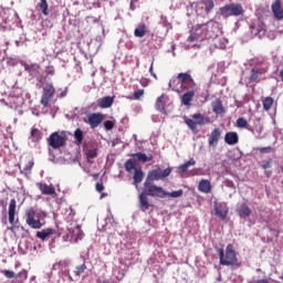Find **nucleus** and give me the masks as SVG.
<instances>
[{
	"label": "nucleus",
	"mask_w": 283,
	"mask_h": 283,
	"mask_svg": "<svg viewBox=\"0 0 283 283\" xmlns=\"http://www.w3.org/2000/svg\"><path fill=\"white\" fill-rule=\"evenodd\" d=\"M214 251L218 252L219 264H221V266H232L233 270L240 269L242 266V263L238 261L235 248H233V244L230 243L227 245L226 254L224 249L222 248H214Z\"/></svg>",
	"instance_id": "obj_1"
},
{
	"label": "nucleus",
	"mask_w": 283,
	"mask_h": 283,
	"mask_svg": "<svg viewBox=\"0 0 283 283\" xmlns=\"http://www.w3.org/2000/svg\"><path fill=\"white\" fill-rule=\"evenodd\" d=\"M147 196H150V198H163L165 196V192L163 191V187L160 186H147L144 184V188L142 193L139 195V207L142 211L149 210V199Z\"/></svg>",
	"instance_id": "obj_2"
},
{
	"label": "nucleus",
	"mask_w": 283,
	"mask_h": 283,
	"mask_svg": "<svg viewBox=\"0 0 283 283\" xmlns=\"http://www.w3.org/2000/svg\"><path fill=\"white\" fill-rule=\"evenodd\" d=\"M48 218V213L42 210L35 211L32 208L25 210V222L31 229H41L43 227L42 220Z\"/></svg>",
	"instance_id": "obj_3"
},
{
	"label": "nucleus",
	"mask_w": 283,
	"mask_h": 283,
	"mask_svg": "<svg viewBox=\"0 0 283 283\" xmlns=\"http://www.w3.org/2000/svg\"><path fill=\"white\" fill-rule=\"evenodd\" d=\"M171 176V168L160 169L156 168L148 172L146 180L144 184L148 187H156V184L154 181L156 180H165V178H169Z\"/></svg>",
	"instance_id": "obj_4"
},
{
	"label": "nucleus",
	"mask_w": 283,
	"mask_h": 283,
	"mask_svg": "<svg viewBox=\"0 0 283 283\" xmlns=\"http://www.w3.org/2000/svg\"><path fill=\"white\" fill-rule=\"evenodd\" d=\"M219 14L223 19H229V17H244V8L240 3L226 4L219 9Z\"/></svg>",
	"instance_id": "obj_5"
},
{
	"label": "nucleus",
	"mask_w": 283,
	"mask_h": 283,
	"mask_svg": "<svg viewBox=\"0 0 283 283\" xmlns=\"http://www.w3.org/2000/svg\"><path fill=\"white\" fill-rule=\"evenodd\" d=\"M67 143V136L59 134V132L52 133L48 138V144L52 149H61L65 147Z\"/></svg>",
	"instance_id": "obj_6"
},
{
	"label": "nucleus",
	"mask_w": 283,
	"mask_h": 283,
	"mask_svg": "<svg viewBox=\"0 0 283 283\" xmlns=\"http://www.w3.org/2000/svg\"><path fill=\"white\" fill-rule=\"evenodd\" d=\"M206 24H197L196 27L192 28L190 31V35L188 38V41H203L205 34L207 33Z\"/></svg>",
	"instance_id": "obj_7"
},
{
	"label": "nucleus",
	"mask_w": 283,
	"mask_h": 283,
	"mask_svg": "<svg viewBox=\"0 0 283 283\" xmlns=\"http://www.w3.org/2000/svg\"><path fill=\"white\" fill-rule=\"evenodd\" d=\"M176 80L179 81L182 90H193L196 87V82L189 73H179Z\"/></svg>",
	"instance_id": "obj_8"
},
{
	"label": "nucleus",
	"mask_w": 283,
	"mask_h": 283,
	"mask_svg": "<svg viewBox=\"0 0 283 283\" xmlns=\"http://www.w3.org/2000/svg\"><path fill=\"white\" fill-rule=\"evenodd\" d=\"M234 213L240 218V220H249L251 218V208L247 202L238 203Z\"/></svg>",
	"instance_id": "obj_9"
},
{
	"label": "nucleus",
	"mask_w": 283,
	"mask_h": 283,
	"mask_svg": "<svg viewBox=\"0 0 283 283\" xmlns=\"http://www.w3.org/2000/svg\"><path fill=\"white\" fill-rule=\"evenodd\" d=\"M54 92H56V90L54 88V85L50 83L45 84V86L43 87V94L41 97V105H43L44 107H48L50 99L52 98V96H54Z\"/></svg>",
	"instance_id": "obj_10"
},
{
	"label": "nucleus",
	"mask_w": 283,
	"mask_h": 283,
	"mask_svg": "<svg viewBox=\"0 0 283 283\" xmlns=\"http://www.w3.org/2000/svg\"><path fill=\"white\" fill-rule=\"evenodd\" d=\"M205 25V39H216V36H218V22L210 20Z\"/></svg>",
	"instance_id": "obj_11"
},
{
	"label": "nucleus",
	"mask_w": 283,
	"mask_h": 283,
	"mask_svg": "<svg viewBox=\"0 0 283 283\" xmlns=\"http://www.w3.org/2000/svg\"><path fill=\"white\" fill-rule=\"evenodd\" d=\"M214 216L220 220H227V216H229V207L227 203L214 202Z\"/></svg>",
	"instance_id": "obj_12"
},
{
	"label": "nucleus",
	"mask_w": 283,
	"mask_h": 283,
	"mask_svg": "<svg viewBox=\"0 0 283 283\" xmlns=\"http://www.w3.org/2000/svg\"><path fill=\"white\" fill-rule=\"evenodd\" d=\"M87 118H88V125L91 126V128L96 129V127H98L103 123V118H105V116L101 113H93L88 115Z\"/></svg>",
	"instance_id": "obj_13"
},
{
	"label": "nucleus",
	"mask_w": 283,
	"mask_h": 283,
	"mask_svg": "<svg viewBox=\"0 0 283 283\" xmlns=\"http://www.w3.org/2000/svg\"><path fill=\"white\" fill-rule=\"evenodd\" d=\"M38 189H40L43 196H56V189L54 186H49L48 184H36Z\"/></svg>",
	"instance_id": "obj_14"
},
{
	"label": "nucleus",
	"mask_w": 283,
	"mask_h": 283,
	"mask_svg": "<svg viewBox=\"0 0 283 283\" xmlns=\"http://www.w3.org/2000/svg\"><path fill=\"white\" fill-rule=\"evenodd\" d=\"M250 30H251V34L253 36H258L260 39H262V36H264L266 34V29H264V24H251L250 25Z\"/></svg>",
	"instance_id": "obj_15"
},
{
	"label": "nucleus",
	"mask_w": 283,
	"mask_h": 283,
	"mask_svg": "<svg viewBox=\"0 0 283 283\" xmlns=\"http://www.w3.org/2000/svg\"><path fill=\"white\" fill-rule=\"evenodd\" d=\"M133 159L135 160V163H151V160H154V156L153 155H147L145 153H135L132 155Z\"/></svg>",
	"instance_id": "obj_16"
},
{
	"label": "nucleus",
	"mask_w": 283,
	"mask_h": 283,
	"mask_svg": "<svg viewBox=\"0 0 283 283\" xmlns=\"http://www.w3.org/2000/svg\"><path fill=\"white\" fill-rule=\"evenodd\" d=\"M272 12L275 19H277V21H282L283 9H282V2H280V0H275V2L272 4Z\"/></svg>",
	"instance_id": "obj_17"
},
{
	"label": "nucleus",
	"mask_w": 283,
	"mask_h": 283,
	"mask_svg": "<svg viewBox=\"0 0 283 283\" xmlns=\"http://www.w3.org/2000/svg\"><path fill=\"white\" fill-rule=\"evenodd\" d=\"M144 178H145V172L143 171V169L140 168L135 169L133 175V185L134 187H136V189H138V185L143 182Z\"/></svg>",
	"instance_id": "obj_18"
},
{
	"label": "nucleus",
	"mask_w": 283,
	"mask_h": 283,
	"mask_svg": "<svg viewBox=\"0 0 283 283\" xmlns=\"http://www.w3.org/2000/svg\"><path fill=\"white\" fill-rule=\"evenodd\" d=\"M239 140L240 137L235 132H229L224 136V143H227V145H238Z\"/></svg>",
	"instance_id": "obj_19"
},
{
	"label": "nucleus",
	"mask_w": 283,
	"mask_h": 283,
	"mask_svg": "<svg viewBox=\"0 0 283 283\" xmlns=\"http://www.w3.org/2000/svg\"><path fill=\"white\" fill-rule=\"evenodd\" d=\"M17 213V200L11 199L9 203V222L10 224H14V216Z\"/></svg>",
	"instance_id": "obj_20"
},
{
	"label": "nucleus",
	"mask_w": 283,
	"mask_h": 283,
	"mask_svg": "<svg viewBox=\"0 0 283 283\" xmlns=\"http://www.w3.org/2000/svg\"><path fill=\"white\" fill-rule=\"evenodd\" d=\"M220 140V128H214L209 137V145L210 147H216L218 145V142Z\"/></svg>",
	"instance_id": "obj_21"
},
{
	"label": "nucleus",
	"mask_w": 283,
	"mask_h": 283,
	"mask_svg": "<svg viewBox=\"0 0 283 283\" xmlns=\"http://www.w3.org/2000/svg\"><path fill=\"white\" fill-rule=\"evenodd\" d=\"M53 233H56V230L49 228V229H44L42 231H38L36 232V238H39L42 241L48 240V238H50V235H53Z\"/></svg>",
	"instance_id": "obj_22"
},
{
	"label": "nucleus",
	"mask_w": 283,
	"mask_h": 283,
	"mask_svg": "<svg viewBox=\"0 0 283 283\" xmlns=\"http://www.w3.org/2000/svg\"><path fill=\"white\" fill-rule=\"evenodd\" d=\"M212 112L217 115L224 114V106H222V99H216L211 103Z\"/></svg>",
	"instance_id": "obj_23"
},
{
	"label": "nucleus",
	"mask_w": 283,
	"mask_h": 283,
	"mask_svg": "<svg viewBox=\"0 0 283 283\" xmlns=\"http://www.w3.org/2000/svg\"><path fill=\"white\" fill-rule=\"evenodd\" d=\"M114 105V97L112 96H105L99 99L98 106L102 107V109H107Z\"/></svg>",
	"instance_id": "obj_24"
},
{
	"label": "nucleus",
	"mask_w": 283,
	"mask_h": 283,
	"mask_svg": "<svg viewBox=\"0 0 283 283\" xmlns=\"http://www.w3.org/2000/svg\"><path fill=\"white\" fill-rule=\"evenodd\" d=\"M192 118L196 120L195 123H197V125H209V123H211V119L209 117H205L202 114L200 113H196L192 115Z\"/></svg>",
	"instance_id": "obj_25"
},
{
	"label": "nucleus",
	"mask_w": 283,
	"mask_h": 283,
	"mask_svg": "<svg viewBox=\"0 0 283 283\" xmlns=\"http://www.w3.org/2000/svg\"><path fill=\"white\" fill-rule=\"evenodd\" d=\"M199 191H201L202 193H210L211 192V181L207 180V179H202L199 182L198 186Z\"/></svg>",
	"instance_id": "obj_26"
},
{
	"label": "nucleus",
	"mask_w": 283,
	"mask_h": 283,
	"mask_svg": "<svg viewBox=\"0 0 283 283\" xmlns=\"http://www.w3.org/2000/svg\"><path fill=\"white\" fill-rule=\"evenodd\" d=\"M190 91L186 92L181 97L182 105H189L191 101H193V96H196V91L193 88H189Z\"/></svg>",
	"instance_id": "obj_27"
},
{
	"label": "nucleus",
	"mask_w": 283,
	"mask_h": 283,
	"mask_svg": "<svg viewBox=\"0 0 283 283\" xmlns=\"http://www.w3.org/2000/svg\"><path fill=\"white\" fill-rule=\"evenodd\" d=\"M165 98H167V95L163 94L157 98L155 104L157 112H160L161 114H165Z\"/></svg>",
	"instance_id": "obj_28"
},
{
	"label": "nucleus",
	"mask_w": 283,
	"mask_h": 283,
	"mask_svg": "<svg viewBox=\"0 0 283 283\" xmlns=\"http://www.w3.org/2000/svg\"><path fill=\"white\" fill-rule=\"evenodd\" d=\"M145 34H147V25L146 24H142L138 28L135 29L134 31V35L137 39H143V36H145Z\"/></svg>",
	"instance_id": "obj_29"
},
{
	"label": "nucleus",
	"mask_w": 283,
	"mask_h": 283,
	"mask_svg": "<svg viewBox=\"0 0 283 283\" xmlns=\"http://www.w3.org/2000/svg\"><path fill=\"white\" fill-rule=\"evenodd\" d=\"M163 192H164V196L159 198H167V196H169L170 198H181L182 193H185L182 189L175 190L172 192H168V191H165V189H163Z\"/></svg>",
	"instance_id": "obj_30"
},
{
	"label": "nucleus",
	"mask_w": 283,
	"mask_h": 283,
	"mask_svg": "<svg viewBox=\"0 0 283 283\" xmlns=\"http://www.w3.org/2000/svg\"><path fill=\"white\" fill-rule=\"evenodd\" d=\"M196 165V159L191 158L188 161H186L184 165H180L178 167L179 171H181V174H185L189 167H193Z\"/></svg>",
	"instance_id": "obj_31"
},
{
	"label": "nucleus",
	"mask_w": 283,
	"mask_h": 283,
	"mask_svg": "<svg viewBox=\"0 0 283 283\" xmlns=\"http://www.w3.org/2000/svg\"><path fill=\"white\" fill-rule=\"evenodd\" d=\"M136 160L133 158V159H128L126 160L125 163V170L128 171L129 174H132V171H136Z\"/></svg>",
	"instance_id": "obj_32"
},
{
	"label": "nucleus",
	"mask_w": 283,
	"mask_h": 283,
	"mask_svg": "<svg viewBox=\"0 0 283 283\" xmlns=\"http://www.w3.org/2000/svg\"><path fill=\"white\" fill-rule=\"evenodd\" d=\"M74 138H75V145H81L83 143V138H85V135L83 134V130L81 128L75 129Z\"/></svg>",
	"instance_id": "obj_33"
},
{
	"label": "nucleus",
	"mask_w": 283,
	"mask_h": 283,
	"mask_svg": "<svg viewBox=\"0 0 283 283\" xmlns=\"http://www.w3.org/2000/svg\"><path fill=\"white\" fill-rule=\"evenodd\" d=\"M185 123L193 134H198V125L193 119L186 118Z\"/></svg>",
	"instance_id": "obj_34"
},
{
	"label": "nucleus",
	"mask_w": 283,
	"mask_h": 283,
	"mask_svg": "<svg viewBox=\"0 0 283 283\" xmlns=\"http://www.w3.org/2000/svg\"><path fill=\"white\" fill-rule=\"evenodd\" d=\"M38 7L40 8L42 14H44L45 17L50 14V12L48 11L49 10L48 0H40V3L38 4Z\"/></svg>",
	"instance_id": "obj_35"
},
{
	"label": "nucleus",
	"mask_w": 283,
	"mask_h": 283,
	"mask_svg": "<svg viewBox=\"0 0 283 283\" xmlns=\"http://www.w3.org/2000/svg\"><path fill=\"white\" fill-rule=\"evenodd\" d=\"M159 23L164 25V28H166V32H169V30H171V23H169V21L167 20V17L161 15Z\"/></svg>",
	"instance_id": "obj_36"
},
{
	"label": "nucleus",
	"mask_w": 283,
	"mask_h": 283,
	"mask_svg": "<svg viewBox=\"0 0 283 283\" xmlns=\"http://www.w3.org/2000/svg\"><path fill=\"white\" fill-rule=\"evenodd\" d=\"M273 106V99L272 97H266L263 101V109H265V112H269V109H271V107Z\"/></svg>",
	"instance_id": "obj_37"
},
{
	"label": "nucleus",
	"mask_w": 283,
	"mask_h": 283,
	"mask_svg": "<svg viewBox=\"0 0 283 283\" xmlns=\"http://www.w3.org/2000/svg\"><path fill=\"white\" fill-rule=\"evenodd\" d=\"M214 7H216V4L213 3V0L205 1V10H206L207 14H209V12H211V10H213Z\"/></svg>",
	"instance_id": "obj_38"
},
{
	"label": "nucleus",
	"mask_w": 283,
	"mask_h": 283,
	"mask_svg": "<svg viewBox=\"0 0 283 283\" xmlns=\"http://www.w3.org/2000/svg\"><path fill=\"white\" fill-rule=\"evenodd\" d=\"M248 125H249V122H247V120L244 119V117H239V118L237 119V127H239V128H241V129H244L245 127H248Z\"/></svg>",
	"instance_id": "obj_39"
},
{
	"label": "nucleus",
	"mask_w": 283,
	"mask_h": 283,
	"mask_svg": "<svg viewBox=\"0 0 283 283\" xmlns=\"http://www.w3.org/2000/svg\"><path fill=\"white\" fill-rule=\"evenodd\" d=\"M87 270V265H85V263H83L82 265H78L75 268V275H82V273H85V271Z\"/></svg>",
	"instance_id": "obj_40"
},
{
	"label": "nucleus",
	"mask_w": 283,
	"mask_h": 283,
	"mask_svg": "<svg viewBox=\"0 0 283 283\" xmlns=\"http://www.w3.org/2000/svg\"><path fill=\"white\" fill-rule=\"evenodd\" d=\"M258 74H260L258 69H252L251 70L250 83H255V81H258Z\"/></svg>",
	"instance_id": "obj_41"
},
{
	"label": "nucleus",
	"mask_w": 283,
	"mask_h": 283,
	"mask_svg": "<svg viewBox=\"0 0 283 283\" xmlns=\"http://www.w3.org/2000/svg\"><path fill=\"white\" fill-rule=\"evenodd\" d=\"M31 137L33 140H41V133L36 128H32L31 130Z\"/></svg>",
	"instance_id": "obj_42"
},
{
	"label": "nucleus",
	"mask_w": 283,
	"mask_h": 283,
	"mask_svg": "<svg viewBox=\"0 0 283 283\" xmlns=\"http://www.w3.org/2000/svg\"><path fill=\"white\" fill-rule=\"evenodd\" d=\"M96 156H98V151L96 150V148H94V149H88V150L86 151V158L94 159V158H96Z\"/></svg>",
	"instance_id": "obj_43"
},
{
	"label": "nucleus",
	"mask_w": 283,
	"mask_h": 283,
	"mask_svg": "<svg viewBox=\"0 0 283 283\" xmlns=\"http://www.w3.org/2000/svg\"><path fill=\"white\" fill-rule=\"evenodd\" d=\"M113 127H114V122L113 120L104 122V129H106V132H112Z\"/></svg>",
	"instance_id": "obj_44"
},
{
	"label": "nucleus",
	"mask_w": 283,
	"mask_h": 283,
	"mask_svg": "<svg viewBox=\"0 0 283 283\" xmlns=\"http://www.w3.org/2000/svg\"><path fill=\"white\" fill-rule=\"evenodd\" d=\"M273 165V159H269L268 161H263V164L261 165V169H271Z\"/></svg>",
	"instance_id": "obj_45"
},
{
	"label": "nucleus",
	"mask_w": 283,
	"mask_h": 283,
	"mask_svg": "<svg viewBox=\"0 0 283 283\" xmlns=\"http://www.w3.org/2000/svg\"><path fill=\"white\" fill-rule=\"evenodd\" d=\"M145 94V90H137L134 92V99L138 101Z\"/></svg>",
	"instance_id": "obj_46"
},
{
	"label": "nucleus",
	"mask_w": 283,
	"mask_h": 283,
	"mask_svg": "<svg viewBox=\"0 0 283 283\" xmlns=\"http://www.w3.org/2000/svg\"><path fill=\"white\" fill-rule=\"evenodd\" d=\"M2 273H3V275L7 276L9 280H12V277H14V271L3 270Z\"/></svg>",
	"instance_id": "obj_47"
},
{
	"label": "nucleus",
	"mask_w": 283,
	"mask_h": 283,
	"mask_svg": "<svg viewBox=\"0 0 283 283\" xmlns=\"http://www.w3.org/2000/svg\"><path fill=\"white\" fill-rule=\"evenodd\" d=\"M260 154H271L273 151V147L268 146V147H262L259 149Z\"/></svg>",
	"instance_id": "obj_48"
},
{
	"label": "nucleus",
	"mask_w": 283,
	"mask_h": 283,
	"mask_svg": "<svg viewBox=\"0 0 283 283\" xmlns=\"http://www.w3.org/2000/svg\"><path fill=\"white\" fill-rule=\"evenodd\" d=\"M105 186H103L102 182H97L96 184V191H98V193H101L102 191H104Z\"/></svg>",
	"instance_id": "obj_49"
},
{
	"label": "nucleus",
	"mask_w": 283,
	"mask_h": 283,
	"mask_svg": "<svg viewBox=\"0 0 283 283\" xmlns=\"http://www.w3.org/2000/svg\"><path fill=\"white\" fill-rule=\"evenodd\" d=\"M149 73H150V75L154 76V78H155L156 81H158V75H156V73H154V63L150 64Z\"/></svg>",
	"instance_id": "obj_50"
},
{
	"label": "nucleus",
	"mask_w": 283,
	"mask_h": 283,
	"mask_svg": "<svg viewBox=\"0 0 283 283\" xmlns=\"http://www.w3.org/2000/svg\"><path fill=\"white\" fill-rule=\"evenodd\" d=\"M34 167V161H29L28 165L24 167L23 171H30Z\"/></svg>",
	"instance_id": "obj_51"
},
{
	"label": "nucleus",
	"mask_w": 283,
	"mask_h": 283,
	"mask_svg": "<svg viewBox=\"0 0 283 283\" xmlns=\"http://www.w3.org/2000/svg\"><path fill=\"white\" fill-rule=\"evenodd\" d=\"M136 3H138V0L130 1V6H129L130 10H136Z\"/></svg>",
	"instance_id": "obj_52"
},
{
	"label": "nucleus",
	"mask_w": 283,
	"mask_h": 283,
	"mask_svg": "<svg viewBox=\"0 0 283 283\" xmlns=\"http://www.w3.org/2000/svg\"><path fill=\"white\" fill-rule=\"evenodd\" d=\"M140 84L143 85V87H147L149 85V83L147 82V78H142Z\"/></svg>",
	"instance_id": "obj_53"
},
{
	"label": "nucleus",
	"mask_w": 283,
	"mask_h": 283,
	"mask_svg": "<svg viewBox=\"0 0 283 283\" xmlns=\"http://www.w3.org/2000/svg\"><path fill=\"white\" fill-rule=\"evenodd\" d=\"M32 67H39V66H38V65L30 66V65H28V64L24 65V70H25L27 72H31Z\"/></svg>",
	"instance_id": "obj_54"
},
{
	"label": "nucleus",
	"mask_w": 283,
	"mask_h": 283,
	"mask_svg": "<svg viewBox=\"0 0 283 283\" xmlns=\"http://www.w3.org/2000/svg\"><path fill=\"white\" fill-rule=\"evenodd\" d=\"M65 96H67V88L62 91V93L60 94V98H65Z\"/></svg>",
	"instance_id": "obj_55"
},
{
	"label": "nucleus",
	"mask_w": 283,
	"mask_h": 283,
	"mask_svg": "<svg viewBox=\"0 0 283 283\" xmlns=\"http://www.w3.org/2000/svg\"><path fill=\"white\" fill-rule=\"evenodd\" d=\"M2 22H0V32H6L8 30V27L1 24Z\"/></svg>",
	"instance_id": "obj_56"
},
{
	"label": "nucleus",
	"mask_w": 283,
	"mask_h": 283,
	"mask_svg": "<svg viewBox=\"0 0 283 283\" xmlns=\"http://www.w3.org/2000/svg\"><path fill=\"white\" fill-rule=\"evenodd\" d=\"M177 81H178L177 78L170 80V82L168 83L169 90H171V85H172L174 83H176Z\"/></svg>",
	"instance_id": "obj_57"
},
{
	"label": "nucleus",
	"mask_w": 283,
	"mask_h": 283,
	"mask_svg": "<svg viewBox=\"0 0 283 283\" xmlns=\"http://www.w3.org/2000/svg\"><path fill=\"white\" fill-rule=\"evenodd\" d=\"M46 72H48V74H50L51 76H54V70H53V69H49Z\"/></svg>",
	"instance_id": "obj_58"
},
{
	"label": "nucleus",
	"mask_w": 283,
	"mask_h": 283,
	"mask_svg": "<svg viewBox=\"0 0 283 283\" xmlns=\"http://www.w3.org/2000/svg\"><path fill=\"white\" fill-rule=\"evenodd\" d=\"M271 171H269V170H265V176H266V178H271Z\"/></svg>",
	"instance_id": "obj_59"
},
{
	"label": "nucleus",
	"mask_w": 283,
	"mask_h": 283,
	"mask_svg": "<svg viewBox=\"0 0 283 283\" xmlns=\"http://www.w3.org/2000/svg\"><path fill=\"white\" fill-rule=\"evenodd\" d=\"M271 41H274L275 34L270 35Z\"/></svg>",
	"instance_id": "obj_60"
},
{
	"label": "nucleus",
	"mask_w": 283,
	"mask_h": 283,
	"mask_svg": "<svg viewBox=\"0 0 283 283\" xmlns=\"http://www.w3.org/2000/svg\"><path fill=\"white\" fill-rule=\"evenodd\" d=\"M15 45H17V48H19V45H21V42L20 41H15Z\"/></svg>",
	"instance_id": "obj_61"
},
{
	"label": "nucleus",
	"mask_w": 283,
	"mask_h": 283,
	"mask_svg": "<svg viewBox=\"0 0 283 283\" xmlns=\"http://www.w3.org/2000/svg\"><path fill=\"white\" fill-rule=\"evenodd\" d=\"M171 50H172V51L176 50V44H172V45H171Z\"/></svg>",
	"instance_id": "obj_62"
},
{
	"label": "nucleus",
	"mask_w": 283,
	"mask_h": 283,
	"mask_svg": "<svg viewBox=\"0 0 283 283\" xmlns=\"http://www.w3.org/2000/svg\"><path fill=\"white\" fill-rule=\"evenodd\" d=\"M125 120H127V117H124V118L122 119V123H125Z\"/></svg>",
	"instance_id": "obj_63"
},
{
	"label": "nucleus",
	"mask_w": 283,
	"mask_h": 283,
	"mask_svg": "<svg viewBox=\"0 0 283 283\" xmlns=\"http://www.w3.org/2000/svg\"><path fill=\"white\" fill-rule=\"evenodd\" d=\"M103 283H111L108 280H104Z\"/></svg>",
	"instance_id": "obj_64"
}]
</instances>
